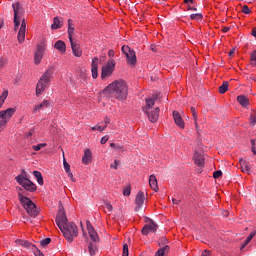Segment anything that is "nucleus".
<instances>
[{"mask_svg": "<svg viewBox=\"0 0 256 256\" xmlns=\"http://www.w3.org/2000/svg\"><path fill=\"white\" fill-rule=\"evenodd\" d=\"M82 163H84V165H89V163H91V151L89 149H86L84 151V156L82 158Z\"/></svg>", "mask_w": 256, "mask_h": 256, "instance_id": "27", "label": "nucleus"}, {"mask_svg": "<svg viewBox=\"0 0 256 256\" xmlns=\"http://www.w3.org/2000/svg\"><path fill=\"white\" fill-rule=\"evenodd\" d=\"M53 75V68L48 69L39 79L36 85V96L39 97L43 91L49 87V83H51V77Z\"/></svg>", "mask_w": 256, "mask_h": 256, "instance_id": "4", "label": "nucleus"}, {"mask_svg": "<svg viewBox=\"0 0 256 256\" xmlns=\"http://www.w3.org/2000/svg\"><path fill=\"white\" fill-rule=\"evenodd\" d=\"M173 118L175 124L180 127V129H185V122L183 121V118L181 117V114L178 111L173 112Z\"/></svg>", "mask_w": 256, "mask_h": 256, "instance_id": "18", "label": "nucleus"}, {"mask_svg": "<svg viewBox=\"0 0 256 256\" xmlns=\"http://www.w3.org/2000/svg\"><path fill=\"white\" fill-rule=\"evenodd\" d=\"M229 29H231V27H224V28L222 29V31H223L224 33H228Z\"/></svg>", "mask_w": 256, "mask_h": 256, "instance_id": "63", "label": "nucleus"}, {"mask_svg": "<svg viewBox=\"0 0 256 256\" xmlns=\"http://www.w3.org/2000/svg\"><path fill=\"white\" fill-rule=\"evenodd\" d=\"M73 33H75V28L71 26V19L68 20V39L70 43H73Z\"/></svg>", "mask_w": 256, "mask_h": 256, "instance_id": "29", "label": "nucleus"}, {"mask_svg": "<svg viewBox=\"0 0 256 256\" xmlns=\"http://www.w3.org/2000/svg\"><path fill=\"white\" fill-rule=\"evenodd\" d=\"M117 165H119V161L115 160L114 164H111L112 169H117Z\"/></svg>", "mask_w": 256, "mask_h": 256, "instance_id": "57", "label": "nucleus"}, {"mask_svg": "<svg viewBox=\"0 0 256 256\" xmlns=\"http://www.w3.org/2000/svg\"><path fill=\"white\" fill-rule=\"evenodd\" d=\"M44 52H45V47L38 45L36 48V52L34 54L35 65H39V63H41V59H43Z\"/></svg>", "mask_w": 256, "mask_h": 256, "instance_id": "15", "label": "nucleus"}, {"mask_svg": "<svg viewBox=\"0 0 256 256\" xmlns=\"http://www.w3.org/2000/svg\"><path fill=\"white\" fill-rule=\"evenodd\" d=\"M6 126H7L6 121L0 120V133H1V131H3L5 129Z\"/></svg>", "mask_w": 256, "mask_h": 256, "instance_id": "52", "label": "nucleus"}, {"mask_svg": "<svg viewBox=\"0 0 256 256\" xmlns=\"http://www.w3.org/2000/svg\"><path fill=\"white\" fill-rule=\"evenodd\" d=\"M27 29V23L25 22V18L22 19L21 26L18 32V43H23L25 41V31Z\"/></svg>", "mask_w": 256, "mask_h": 256, "instance_id": "14", "label": "nucleus"}, {"mask_svg": "<svg viewBox=\"0 0 256 256\" xmlns=\"http://www.w3.org/2000/svg\"><path fill=\"white\" fill-rule=\"evenodd\" d=\"M105 209H107L108 213H111L113 211V205L106 203Z\"/></svg>", "mask_w": 256, "mask_h": 256, "instance_id": "51", "label": "nucleus"}, {"mask_svg": "<svg viewBox=\"0 0 256 256\" xmlns=\"http://www.w3.org/2000/svg\"><path fill=\"white\" fill-rule=\"evenodd\" d=\"M149 185L153 191H159V185L157 184V177L155 175H150Z\"/></svg>", "mask_w": 256, "mask_h": 256, "instance_id": "23", "label": "nucleus"}, {"mask_svg": "<svg viewBox=\"0 0 256 256\" xmlns=\"http://www.w3.org/2000/svg\"><path fill=\"white\" fill-rule=\"evenodd\" d=\"M12 8L14 11V30L17 31V29H19V25H21V17H23V11L21 10V4L19 2L14 3Z\"/></svg>", "mask_w": 256, "mask_h": 256, "instance_id": "6", "label": "nucleus"}, {"mask_svg": "<svg viewBox=\"0 0 256 256\" xmlns=\"http://www.w3.org/2000/svg\"><path fill=\"white\" fill-rule=\"evenodd\" d=\"M251 35L256 39V27L252 29Z\"/></svg>", "mask_w": 256, "mask_h": 256, "instance_id": "61", "label": "nucleus"}, {"mask_svg": "<svg viewBox=\"0 0 256 256\" xmlns=\"http://www.w3.org/2000/svg\"><path fill=\"white\" fill-rule=\"evenodd\" d=\"M256 235V230H253L249 236L245 239L244 244L242 245V249L247 247V245H249V243H251V241L253 240V237H255Z\"/></svg>", "mask_w": 256, "mask_h": 256, "instance_id": "31", "label": "nucleus"}, {"mask_svg": "<svg viewBox=\"0 0 256 256\" xmlns=\"http://www.w3.org/2000/svg\"><path fill=\"white\" fill-rule=\"evenodd\" d=\"M18 177H23L24 179H28L27 178V172L25 171V169L21 170V175H18Z\"/></svg>", "mask_w": 256, "mask_h": 256, "instance_id": "53", "label": "nucleus"}, {"mask_svg": "<svg viewBox=\"0 0 256 256\" xmlns=\"http://www.w3.org/2000/svg\"><path fill=\"white\" fill-rule=\"evenodd\" d=\"M241 170L243 173H251V165L245 160H240Z\"/></svg>", "mask_w": 256, "mask_h": 256, "instance_id": "26", "label": "nucleus"}, {"mask_svg": "<svg viewBox=\"0 0 256 256\" xmlns=\"http://www.w3.org/2000/svg\"><path fill=\"white\" fill-rule=\"evenodd\" d=\"M123 195H124L125 197H129V195H131V187H126V188H124V190H123Z\"/></svg>", "mask_w": 256, "mask_h": 256, "instance_id": "45", "label": "nucleus"}, {"mask_svg": "<svg viewBox=\"0 0 256 256\" xmlns=\"http://www.w3.org/2000/svg\"><path fill=\"white\" fill-rule=\"evenodd\" d=\"M122 53L126 56L128 65H135L137 63V55L134 49L124 45L122 46Z\"/></svg>", "mask_w": 256, "mask_h": 256, "instance_id": "7", "label": "nucleus"}, {"mask_svg": "<svg viewBox=\"0 0 256 256\" xmlns=\"http://www.w3.org/2000/svg\"><path fill=\"white\" fill-rule=\"evenodd\" d=\"M190 18L194 21H201V19H203V15L199 13L191 14Z\"/></svg>", "mask_w": 256, "mask_h": 256, "instance_id": "37", "label": "nucleus"}, {"mask_svg": "<svg viewBox=\"0 0 256 256\" xmlns=\"http://www.w3.org/2000/svg\"><path fill=\"white\" fill-rule=\"evenodd\" d=\"M201 256H211V251L209 250H204L201 254Z\"/></svg>", "mask_w": 256, "mask_h": 256, "instance_id": "56", "label": "nucleus"}, {"mask_svg": "<svg viewBox=\"0 0 256 256\" xmlns=\"http://www.w3.org/2000/svg\"><path fill=\"white\" fill-rule=\"evenodd\" d=\"M54 47L60 53H65V51H67V45L62 40L56 41L55 44H54Z\"/></svg>", "mask_w": 256, "mask_h": 256, "instance_id": "24", "label": "nucleus"}, {"mask_svg": "<svg viewBox=\"0 0 256 256\" xmlns=\"http://www.w3.org/2000/svg\"><path fill=\"white\" fill-rule=\"evenodd\" d=\"M63 165L66 173H69V171H71V165L68 164L67 160L64 159Z\"/></svg>", "mask_w": 256, "mask_h": 256, "instance_id": "44", "label": "nucleus"}, {"mask_svg": "<svg viewBox=\"0 0 256 256\" xmlns=\"http://www.w3.org/2000/svg\"><path fill=\"white\" fill-rule=\"evenodd\" d=\"M237 101L240 103V105H242V107H247V105H249V99L247 96L240 95L237 97Z\"/></svg>", "mask_w": 256, "mask_h": 256, "instance_id": "30", "label": "nucleus"}, {"mask_svg": "<svg viewBox=\"0 0 256 256\" xmlns=\"http://www.w3.org/2000/svg\"><path fill=\"white\" fill-rule=\"evenodd\" d=\"M165 243H167V239H162V240H160V242H159V246L161 247V245H165Z\"/></svg>", "mask_w": 256, "mask_h": 256, "instance_id": "59", "label": "nucleus"}, {"mask_svg": "<svg viewBox=\"0 0 256 256\" xmlns=\"http://www.w3.org/2000/svg\"><path fill=\"white\" fill-rule=\"evenodd\" d=\"M107 141H109V136H104V137H102L100 143H101L102 145H105V143H107Z\"/></svg>", "mask_w": 256, "mask_h": 256, "instance_id": "54", "label": "nucleus"}, {"mask_svg": "<svg viewBox=\"0 0 256 256\" xmlns=\"http://www.w3.org/2000/svg\"><path fill=\"white\" fill-rule=\"evenodd\" d=\"M86 227H87L91 241H93V243H99L100 241L99 234H97V232L95 231V228L93 227L90 221L86 222Z\"/></svg>", "mask_w": 256, "mask_h": 256, "instance_id": "10", "label": "nucleus"}, {"mask_svg": "<svg viewBox=\"0 0 256 256\" xmlns=\"http://www.w3.org/2000/svg\"><path fill=\"white\" fill-rule=\"evenodd\" d=\"M151 99H154V102L157 101V99H159V94H154Z\"/></svg>", "mask_w": 256, "mask_h": 256, "instance_id": "62", "label": "nucleus"}, {"mask_svg": "<svg viewBox=\"0 0 256 256\" xmlns=\"http://www.w3.org/2000/svg\"><path fill=\"white\" fill-rule=\"evenodd\" d=\"M110 147H112V149H115L116 151H125V147H123V145L121 144L111 143Z\"/></svg>", "mask_w": 256, "mask_h": 256, "instance_id": "36", "label": "nucleus"}, {"mask_svg": "<svg viewBox=\"0 0 256 256\" xmlns=\"http://www.w3.org/2000/svg\"><path fill=\"white\" fill-rule=\"evenodd\" d=\"M18 199L30 217H37V215H39V209H37V206L31 199L27 196H23V193L21 192H18Z\"/></svg>", "mask_w": 256, "mask_h": 256, "instance_id": "2", "label": "nucleus"}, {"mask_svg": "<svg viewBox=\"0 0 256 256\" xmlns=\"http://www.w3.org/2000/svg\"><path fill=\"white\" fill-rule=\"evenodd\" d=\"M33 175L37 179L38 185H43V175L41 174V172L35 170L33 171Z\"/></svg>", "mask_w": 256, "mask_h": 256, "instance_id": "34", "label": "nucleus"}, {"mask_svg": "<svg viewBox=\"0 0 256 256\" xmlns=\"http://www.w3.org/2000/svg\"><path fill=\"white\" fill-rule=\"evenodd\" d=\"M251 61H252L251 66L255 67L256 66V50L253 51L251 54Z\"/></svg>", "mask_w": 256, "mask_h": 256, "instance_id": "41", "label": "nucleus"}, {"mask_svg": "<svg viewBox=\"0 0 256 256\" xmlns=\"http://www.w3.org/2000/svg\"><path fill=\"white\" fill-rule=\"evenodd\" d=\"M70 45H71L73 55L75 57H81V55H83V51L81 50V47L79 46V44H77L72 40V42H70Z\"/></svg>", "mask_w": 256, "mask_h": 256, "instance_id": "21", "label": "nucleus"}, {"mask_svg": "<svg viewBox=\"0 0 256 256\" xmlns=\"http://www.w3.org/2000/svg\"><path fill=\"white\" fill-rule=\"evenodd\" d=\"M47 107H49V102L47 100H44L42 103L36 105L34 107L33 111H34V113H39V111H41V109H45Z\"/></svg>", "mask_w": 256, "mask_h": 256, "instance_id": "28", "label": "nucleus"}, {"mask_svg": "<svg viewBox=\"0 0 256 256\" xmlns=\"http://www.w3.org/2000/svg\"><path fill=\"white\" fill-rule=\"evenodd\" d=\"M62 27H63V18L55 17L53 19V23L51 25V29L57 30V29H61Z\"/></svg>", "mask_w": 256, "mask_h": 256, "instance_id": "22", "label": "nucleus"}, {"mask_svg": "<svg viewBox=\"0 0 256 256\" xmlns=\"http://www.w3.org/2000/svg\"><path fill=\"white\" fill-rule=\"evenodd\" d=\"M15 180L21 187H23V189H25V191H29L30 193H35V191H37V185L29 180V178L25 179L23 176H16Z\"/></svg>", "mask_w": 256, "mask_h": 256, "instance_id": "5", "label": "nucleus"}, {"mask_svg": "<svg viewBox=\"0 0 256 256\" xmlns=\"http://www.w3.org/2000/svg\"><path fill=\"white\" fill-rule=\"evenodd\" d=\"M221 175H223V172L221 170H217L213 173L214 179H219V177H221Z\"/></svg>", "mask_w": 256, "mask_h": 256, "instance_id": "47", "label": "nucleus"}, {"mask_svg": "<svg viewBox=\"0 0 256 256\" xmlns=\"http://www.w3.org/2000/svg\"><path fill=\"white\" fill-rule=\"evenodd\" d=\"M144 113L147 114V117L149 119V121H151V123H157L158 119H159V107H156L155 110L149 112V110H147V108L143 109Z\"/></svg>", "mask_w": 256, "mask_h": 256, "instance_id": "13", "label": "nucleus"}, {"mask_svg": "<svg viewBox=\"0 0 256 256\" xmlns=\"http://www.w3.org/2000/svg\"><path fill=\"white\" fill-rule=\"evenodd\" d=\"M122 256H129V245H127V244L123 245Z\"/></svg>", "mask_w": 256, "mask_h": 256, "instance_id": "42", "label": "nucleus"}, {"mask_svg": "<svg viewBox=\"0 0 256 256\" xmlns=\"http://www.w3.org/2000/svg\"><path fill=\"white\" fill-rule=\"evenodd\" d=\"M113 71H115V60L110 59L107 65L102 67L101 79H107L113 75Z\"/></svg>", "mask_w": 256, "mask_h": 256, "instance_id": "8", "label": "nucleus"}, {"mask_svg": "<svg viewBox=\"0 0 256 256\" xmlns=\"http://www.w3.org/2000/svg\"><path fill=\"white\" fill-rule=\"evenodd\" d=\"M170 249L171 247H169V245L162 246L158 249L155 256H165L169 253Z\"/></svg>", "mask_w": 256, "mask_h": 256, "instance_id": "25", "label": "nucleus"}, {"mask_svg": "<svg viewBox=\"0 0 256 256\" xmlns=\"http://www.w3.org/2000/svg\"><path fill=\"white\" fill-rule=\"evenodd\" d=\"M92 131H100V132H102L103 131V126L96 125V126L92 127Z\"/></svg>", "mask_w": 256, "mask_h": 256, "instance_id": "50", "label": "nucleus"}, {"mask_svg": "<svg viewBox=\"0 0 256 256\" xmlns=\"http://www.w3.org/2000/svg\"><path fill=\"white\" fill-rule=\"evenodd\" d=\"M46 145L47 143H41V144L32 146V148L34 151H41V149H43Z\"/></svg>", "mask_w": 256, "mask_h": 256, "instance_id": "39", "label": "nucleus"}, {"mask_svg": "<svg viewBox=\"0 0 256 256\" xmlns=\"http://www.w3.org/2000/svg\"><path fill=\"white\" fill-rule=\"evenodd\" d=\"M98 67H99V58L94 57L92 59V67H91L93 79H97V77H99V73L97 72Z\"/></svg>", "mask_w": 256, "mask_h": 256, "instance_id": "20", "label": "nucleus"}, {"mask_svg": "<svg viewBox=\"0 0 256 256\" xmlns=\"http://www.w3.org/2000/svg\"><path fill=\"white\" fill-rule=\"evenodd\" d=\"M104 92L118 101H125L129 95V86L125 80H116L108 85Z\"/></svg>", "mask_w": 256, "mask_h": 256, "instance_id": "1", "label": "nucleus"}, {"mask_svg": "<svg viewBox=\"0 0 256 256\" xmlns=\"http://www.w3.org/2000/svg\"><path fill=\"white\" fill-rule=\"evenodd\" d=\"M193 160L195 165H197V167H205V157H203V154L199 153V152H195L194 156H193Z\"/></svg>", "mask_w": 256, "mask_h": 256, "instance_id": "16", "label": "nucleus"}, {"mask_svg": "<svg viewBox=\"0 0 256 256\" xmlns=\"http://www.w3.org/2000/svg\"><path fill=\"white\" fill-rule=\"evenodd\" d=\"M191 113L193 115V119L195 121V127L196 129H199V125L197 124V111L193 107H191Z\"/></svg>", "mask_w": 256, "mask_h": 256, "instance_id": "38", "label": "nucleus"}, {"mask_svg": "<svg viewBox=\"0 0 256 256\" xmlns=\"http://www.w3.org/2000/svg\"><path fill=\"white\" fill-rule=\"evenodd\" d=\"M228 90H229V82L228 81H224L222 83V85L219 87V93L221 95H223L224 93H227Z\"/></svg>", "mask_w": 256, "mask_h": 256, "instance_id": "33", "label": "nucleus"}, {"mask_svg": "<svg viewBox=\"0 0 256 256\" xmlns=\"http://www.w3.org/2000/svg\"><path fill=\"white\" fill-rule=\"evenodd\" d=\"M159 229V226L157 223H155L153 220H150V222L142 228V235H148L149 233H155Z\"/></svg>", "mask_w": 256, "mask_h": 256, "instance_id": "11", "label": "nucleus"}, {"mask_svg": "<svg viewBox=\"0 0 256 256\" xmlns=\"http://www.w3.org/2000/svg\"><path fill=\"white\" fill-rule=\"evenodd\" d=\"M68 177L71 179V181H73V183H75V178H73V173L71 172V170H69V172H67Z\"/></svg>", "mask_w": 256, "mask_h": 256, "instance_id": "55", "label": "nucleus"}, {"mask_svg": "<svg viewBox=\"0 0 256 256\" xmlns=\"http://www.w3.org/2000/svg\"><path fill=\"white\" fill-rule=\"evenodd\" d=\"M252 153L253 155H256V146H252Z\"/></svg>", "mask_w": 256, "mask_h": 256, "instance_id": "64", "label": "nucleus"}, {"mask_svg": "<svg viewBox=\"0 0 256 256\" xmlns=\"http://www.w3.org/2000/svg\"><path fill=\"white\" fill-rule=\"evenodd\" d=\"M49 243H51V238H46L40 241V245L41 247H47V245H49Z\"/></svg>", "mask_w": 256, "mask_h": 256, "instance_id": "40", "label": "nucleus"}, {"mask_svg": "<svg viewBox=\"0 0 256 256\" xmlns=\"http://www.w3.org/2000/svg\"><path fill=\"white\" fill-rule=\"evenodd\" d=\"M104 123H105V125H109V123H111V119L108 118V117H106V118L104 119Z\"/></svg>", "mask_w": 256, "mask_h": 256, "instance_id": "60", "label": "nucleus"}, {"mask_svg": "<svg viewBox=\"0 0 256 256\" xmlns=\"http://www.w3.org/2000/svg\"><path fill=\"white\" fill-rule=\"evenodd\" d=\"M69 223L67 220V216L65 215V209L61 208L56 216V224L58 225L59 229Z\"/></svg>", "mask_w": 256, "mask_h": 256, "instance_id": "9", "label": "nucleus"}, {"mask_svg": "<svg viewBox=\"0 0 256 256\" xmlns=\"http://www.w3.org/2000/svg\"><path fill=\"white\" fill-rule=\"evenodd\" d=\"M88 250H89V253H90L91 256H95V254L98 251L97 244H94V243L90 242L88 244Z\"/></svg>", "mask_w": 256, "mask_h": 256, "instance_id": "32", "label": "nucleus"}, {"mask_svg": "<svg viewBox=\"0 0 256 256\" xmlns=\"http://www.w3.org/2000/svg\"><path fill=\"white\" fill-rule=\"evenodd\" d=\"M242 13H245V15H249V13H251V9H249V6L244 5L242 7Z\"/></svg>", "mask_w": 256, "mask_h": 256, "instance_id": "46", "label": "nucleus"}, {"mask_svg": "<svg viewBox=\"0 0 256 256\" xmlns=\"http://www.w3.org/2000/svg\"><path fill=\"white\" fill-rule=\"evenodd\" d=\"M154 105H155V99H152V98L146 99V107L144 109H147V111H149V109H153Z\"/></svg>", "mask_w": 256, "mask_h": 256, "instance_id": "35", "label": "nucleus"}, {"mask_svg": "<svg viewBox=\"0 0 256 256\" xmlns=\"http://www.w3.org/2000/svg\"><path fill=\"white\" fill-rule=\"evenodd\" d=\"M7 65V60L5 58H0V69H3Z\"/></svg>", "mask_w": 256, "mask_h": 256, "instance_id": "49", "label": "nucleus"}, {"mask_svg": "<svg viewBox=\"0 0 256 256\" xmlns=\"http://www.w3.org/2000/svg\"><path fill=\"white\" fill-rule=\"evenodd\" d=\"M136 207H135V211H139V209H141V207H143V203H145V193L143 192H138V194L136 195Z\"/></svg>", "mask_w": 256, "mask_h": 256, "instance_id": "17", "label": "nucleus"}, {"mask_svg": "<svg viewBox=\"0 0 256 256\" xmlns=\"http://www.w3.org/2000/svg\"><path fill=\"white\" fill-rule=\"evenodd\" d=\"M60 231H62L63 236L69 243H73L75 237L79 235V228L73 222H68L60 227Z\"/></svg>", "mask_w": 256, "mask_h": 256, "instance_id": "3", "label": "nucleus"}, {"mask_svg": "<svg viewBox=\"0 0 256 256\" xmlns=\"http://www.w3.org/2000/svg\"><path fill=\"white\" fill-rule=\"evenodd\" d=\"M250 123H251L252 125H256V112H252V113L250 114Z\"/></svg>", "mask_w": 256, "mask_h": 256, "instance_id": "43", "label": "nucleus"}, {"mask_svg": "<svg viewBox=\"0 0 256 256\" xmlns=\"http://www.w3.org/2000/svg\"><path fill=\"white\" fill-rule=\"evenodd\" d=\"M15 111H17L15 108H8L6 110H1L0 111V119H2L1 121H6V125H7V123H9V119H11L13 115H15Z\"/></svg>", "mask_w": 256, "mask_h": 256, "instance_id": "12", "label": "nucleus"}, {"mask_svg": "<svg viewBox=\"0 0 256 256\" xmlns=\"http://www.w3.org/2000/svg\"><path fill=\"white\" fill-rule=\"evenodd\" d=\"M34 252L35 256H45L41 250H39L37 247L36 249L32 250Z\"/></svg>", "mask_w": 256, "mask_h": 256, "instance_id": "48", "label": "nucleus"}, {"mask_svg": "<svg viewBox=\"0 0 256 256\" xmlns=\"http://www.w3.org/2000/svg\"><path fill=\"white\" fill-rule=\"evenodd\" d=\"M108 57H115V51L109 50L108 51Z\"/></svg>", "mask_w": 256, "mask_h": 256, "instance_id": "58", "label": "nucleus"}, {"mask_svg": "<svg viewBox=\"0 0 256 256\" xmlns=\"http://www.w3.org/2000/svg\"><path fill=\"white\" fill-rule=\"evenodd\" d=\"M15 243L16 245H20L21 247H25V249H30L31 251H33L34 249H37V246H35L34 244H31V242L27 240L18 239L15 241Z\"/></svg>", "mask_w": 256, "mask_h": 256, "instance_id": "19", "label": "nucleus"}]
</instances>
